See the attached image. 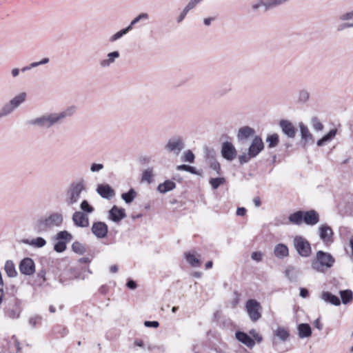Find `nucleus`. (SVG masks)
<instances>
[{
	"instance_id": "1",
	"label": "nucleus",
	"mask_w": 353,
	"mask_h": 353,
	"mask_svg": "<svg viewBox=\"0 0 353 353\" xmlns=\"http://www.w3.org/2000/svg\"><path fill=\"white\" fill-rule=\"evenodd\" d=\"M75 107L70 106L62 112L45 114L30 119L27 123L32 126L49 128L57 123H61L66 117H71L75 112Z\"/></svg>"
},
{
	"instance_id": "2",
	"label": "nucleus",
	"mask_w": 353,
	"mask_h": 353,
	"mask_svg": "<svg viewBox=\"0 0 353 353\" xmlns=\"http://www.w3.org/2000/svg\"><path fill=\"white\" fill-rule=\"evenodd\" d=\"M84 191H85V185L83 181H75L70 183L64 196V202L66 205L71 207L77 204L79 201L81 194Z\"/></svg>"
},
{
	"instance_id": "3",
	"label": "nucleus",
	"mask_w": 353,
	"mask_h": 353,
	"mask_svg": "<svg viewBox=\"0 0 353 353\" xmlns=\"http://www.w3.org/2000/svg\"><path fill=\"white\" fill-rule=\"evenodd\" d=\"M335 263L333 256L326 252L319 250L316 254V259L312 262V268L319 272H324L331 268Z\"/></svg>"
},
{
	"instance_id": "4",
	"label": "nucleus",
	"mask_w": 353,
	"mask_h": 353,
	"mask_svg": "<svg viewBox=\"0 0 353 353\" xmlns=\"http://www.w3.org/2000/svg\"><path fill=\"white\" fill-rule=\"evenodd\" d=\"M63 221V215L61 213L54 212L46 218L37 220L35 223V229L37 232H41L54 227H59Z\"/></svg>"
},
{
	"instance_id": "5",
	"label": "nucleus",
	"mask_w": 353,
	"mask_h": 353,
	"mask_svg": "<svg viewBox=\"0 0 353 353\" xmlns=\"http://www.w3.org/2000/svg\"><path fill=\"white\" fill-rule=\"evenodd\" d=\"M264 148V143L261 137L254 136L250 145L248 152L243 153L239 156L241 164L249 162L252 159L255 158Z\"/></svg>"
},
{
	"instance_id": "6",
	"label": "nucleus",
	"mask_w": 353,
	"mask_h": 353,
	"mask_svg": "<svg viewBox=\"0 0 353 353\" xmlns=\"http://www.w3.org/2000/svg\"><path fill=\"white\" fill-rule=\"evenodd\" d=\"M185 148L183 139L179 136L170 138L164 146L165 150L177 157Z\"/></svg>"
},
{
	"instance_id": "7",
	"label": "nucleus",
	"mask_w": 353,
	"mask_h": 353,
	"mask_svg": "<svg viewBox=\"0 0 353 353\" xmlns=\"http://www.w3.org/2000/svg\"><path fill=\"white\" fill-rule=\"evenodd\" d=\"M294 246L303 257H307L311 254L312 249L309 241L301 236H296L293 241Z\"/></svg>"
},
{
	"instance_id": "8",
	"label": "nucleus",
	"mask_w": 353,
	"mask_h": 353,
	"mask_svg": "<svg viewBox=\"0 0 353 353\" xmlns=\"http://www.w3.org/2000/svg\"><path fill=\"white\" fill-rule=\"evenodd\" d=\"M245 307L247 312L252 321H256L261 318V315L259 312L261 310V305L256 300L249 299L246 302Z\"/></svg>"
},
{
	"instance_id": "9",
	"label": "nucleus",
	"mask_w": 353,
	"mask_h": 353,
	"mask_svg": "<svg viewBox=\"0 0 353 353\" xmlns=\"http://www.w3.org/2000/svg\"><path fill=\"white\" fill-rule=\"evenodd\" d=\"M19 268L21 274L31 276L35 272V263L31 258L26 257L21 261Z\"/></svg>"
},
{
	"instance_id": "10",
	"label": "nucleus",
	"mask_w": 353,
	"mask_h": 353,
	"mask_svg": "<svg viewBox=\"0 0 353 353\" xmlns=\"http://www.w3.org/2000/svg\"><path fill=\"white\" fill-rule=\"evenodd\" d=\"M221 152L222 157L230 161L234 160L236 157V150L231 142L223 143Z\"/></svg>"
},
{
	"instance_id": "11",
	"label": "nucleus",
	"mask_w": 353,
	"mask_h": 353,
	"mask_svg": "<svg viewBox=\"0 0 353 353\" xmlns=\"http://www.w3.org/2000/svg\"><path fill=\"white\" fill-rule=\"evenodd\" d=\"M255 130L250 126H243L239 129L236 139L239 143L243 144L248 139L255 136Z\"/></svg>"
},
{
	"instance_id": "12",
	"label": "nucleus",
	"mask_w": 353,
	"mask_h": 353,
	"mask_svg": "<svg viewBox=\"0 0 353 353\" xmlns=\"http://www.w3.org/2000/svg\"><path fill=\"white\" fill-rule=\"evenodd\" d=\"M318 230L320 239L325 244L332 242L333 231L330 226L327 224L321 225Z\"/></svg>"
},
{
	"instance_id": "13",
	"label": "nucleus",
	"mask_w": 353,
	"mask_h": 353,
	"mask_svg": "<svg viewBox=\"0 0 353 353\" xmlns=\"http://www.w3.org/2000/svg\"><path fill=\"white\" fill-rule=\"evenodd\" d=\"M72 219L74 224L77 227L87 228L89 226V218L83 212L76 211L72 214Z\"/></svg>"
},
{
	"instance_id": "14",
	"label": "nucleus",
	"mask_w": 353,
	"mask_h": 353,
	"mask_svg": "<svg viewBox=\"0 0 353 353\" xmlns=\"http://www.w3.org/2000/svg\"><path fill=\"white\" fill-rule=\"evenodd\" d=\"M279 126L283 133L288 138H294L296 130L292 122L288 120L282 119L279 121Z\"/></svg>"
},
{
	"instance_id": "15",
	"label": "nucleus",
	"mask_w": 353,
	"mask_h": 353,
	"mask_svg": "<svg viewBox=\"0 0 353 353\" xmlns=\"http://www.w3.org/2000/svg\"><path fill=\"white\" fill-rule=\"evenodd\" d=\"M97 192L103 199H110L114 195V190L108 184H99L97 188Z\"/></svg>"
},
{
	"instance_id": "16",
	"label": "nucleus",
	"mask_w": 353,
	"mask_h": 353,
	"mask_svg": "<svg viewBox=\"0 0 353 353\" xmlns=\"http://www.w3.org/2000/svg\"><path fill=\"white\" fill-rule=\"evenodd\" d=\"M92 231L97 237L104 238L108 233V225L103 222H96L92 225Z\"/></svg>"
},
{
	"instance_id": "17",
	"label": "nucleus",
	"mask_w": 353,
	"mask_h": 353,
	"mask_svg": "<svg viewBox=\"0 0 353 353\" xmlns=\"http://www.w3.org/2000/svg\"><path fill=\"white\" fill-rule=\"evenodd\" d=\"M126 216L125 210L114 205L109 211V218L114 222H119Z\"/></svg>"
},
{
	"instance_id": "18",
	"label": "nucleus",
	"mask_w": 353,
	"mask_h": 353,
	"mask_svg": "<svg viewBox=\"0 0 353 353\" xmlns=\"http://www.w3.org/2000/svg\"><path fill=\"white\" fill-rule=\"evenodd\" d=\"M120 57V54L118 51H113L109 52L105 58L101 60L99 62V65L101 68H106L110 67L112 64H113L116 59Z\"/></svg>"
},
{
	"instance_id": "19",
	"label": "nucleus",
	"mask_w": 353,
	"mask_h": 353,
	"mask_svg": "<svg viewBox=\"0 0 353 353\" xmlns=\"http://www.w3.org/2000/svg\"><path fill=\"white\" fill-rule=\"evenodd\" d=\"M319 221V216L315 210L303 212V222L307 225H314Z\"/></svg>"
},
{
	"instance_id": "20",
	"label": "nucleus",
	"mask_w": 353,
	"mask_h": 353,
	"mask_svg": "<svg viewBox=\"0 0 353 353\" xmlns=\"http://www.w3.org/2000/svg\"><path fill=\"white\" fill-rule=\"evenodd\" d=\"M252 10L254 12L258 11L263 8L265 11L272 9L270 0H256L251 5Z\"/></svg>"
},
{
	"instance_id": "21",
	"label": "nucleus",
	"mask_w": 353,
	"mask_h": 353,
	"mask_svg": "<svg viewBox=\"0 0 353 353\" xmlns=\"http://www.w3.org/2000/svg\"><path fill=\"white\" fill-rule=\"evenodd\" d=\"M27 96L28 94L26 92H21L10 99L9 102L17 110L26 102Z\"/></svg>"
},
{
	"instance_id": "22",
	"label": "nucleus",
	"mask_w": 353,
	"mask_h": 353,
	"mask_svg": "<svg viewBox=\"0 0 353 353\" xmlns=\"http://www.w3.org/2000/svg\"><path fill=\"white\" fill-rule=\"evenodd\" d=\"M236 339L245 345L247 347L252 348L254 346V341L247 334L243 332H236L235 334Z\"/></svg>"
},
{
	"instance_id": "23",
	"label": "nucleus",
	"mask_w": 353,
	"mask_h": 353,
	"mask_svg": "<svg viewBox=\"0 0 353 353\" xmlns=\"http://www.w3.org/2000/svg\"><path fill=\"white\" fill-rule=\"evenodd\" d=\"M274 254L278 259H284L289 255L288 248L283 243H279L274 247Z\"/></svg>"
},
{
	"instance_id": "24",
	"label": "nucleus",
	"mask_w": 353,
	"mask_h": 353,
	"mask_svg": "<svg viewBox=\"0 0 353 353\" xmlns=\"http://www.w3.org/2000/svg\"><path fill=\"white\" fill-rule=\"evenodd\" d=\"M22 242L26 244L30 245L34 248H41L46 245V241L42 237H37L33 239H23Z\"/></svg>"
},
{
	"instance_id": "25",
	"label": "nucleus",
	"mask_w": 353,
	"mask_h": 353,
	"mask_svg": "<svg viewBox=\"0 0 353 353\" xmlns=\"http://www.w3.org/2000/svg\"><path fill=\"white\" fill-rule=\"evenodd\" d=\"M321 298L325 302L331 303L336 306H338L341 304L340 299L336 296L333 295L332 294L328 292H322Z\"/></svg>"
},
{
	"instance_id": "26",
	"label": "nucleus",
	"mask_w": 353,
	"mask_h": 353,
	"mask_svg": "<svg viewBox=\"0 0 353 353\" xmlns=\"http://www.w3.org/2000/svg\"><path fill=\"white\" fill-rule=\"evenodd\" d=\"M285 275L291 282H296L298 280L299 270L294 266H288L285 270Z\"/></svg>"
},
{
	"instance_id": "27",
	"label": "nucleus",
	"mask_w": 353,
	"mask_h": 353,
	"mask_svg": "<svg viewBox=\"0 0 353 353\" xmlns=\"http://www.w3.org/2000/svg\"><path fill=\"white\" fill-rule=\"evenodd\" d=\"M176 188V183L170 180H166L163 183H160L157 187V190L161 193L165 194L174 190Z\"/></svg>"
},
{
	"instance_id": "28",
	"label": "nucleus",
	"mask_w": 353,
	"mask_h": 353,
	"mask_svg": "<svg viewBox=\"0 0 353 353\" xmlns=\"http://www.w3.org/2000/svg\"><path fill=\"white\" fill-rule=\"evenodd\" d=\"M299 128L301 139L303 140L305 143L309 141H312L313 136L309 131L307 127L303 123H301L299 124Z\"/></svg>"
},
{
	"instance_id": "29",
	"label": "nucleus",
	"mask_w": 353,
	"mask_h": 353,
	"mask_svg": "<svg viewBox=\"0 0 353 353\" xmlns=\"http://www.w3.org/2000/svg\"><path fill=\"white\" fill-rule=\"evenodd\" d=\"M4 270L8 276L14 278L17 276V272L15 268L14 263L11 260H8L5 263Z\"/></svg>"
},
{
	"instance_id": "30",
	"label": "nucleus",
	"mask_w": 353,
	"mask_h": 353,
	"mask_svg": "<svg viewBox=\"0 0 353 353\" xmlns=\"http://www.w3.org/2000/svg\"><path fill=\"white\" fill-rule=\"evenodd\" d=\"M274 335L283 342L288 341L290 337V333L288 330L283 327H278L276 330H274Z\"/></svg>"
},
{
	"instance_id": "31",
	"label": "nucleus",
	"mask_w": 353,
	"mask_h": 353,
	"mask_svg": "<svg viewBox=\"0 0 353 353\" xmlns=\"http://www.w3.org/2000/svg\"><path fill=\"white\" fill-rule=\"evenodd\" d=\"M299 336L300 338H307L311 336L312 330L310 326L307 323H301L298 327Z\"/></svg>"
},
{
	"instance_id": "32",
	"label": "nucleus",
	"mask_w": 353,
	"mask_h": 353,
	"mask_svg": "<svg viewBox=\"0 0 353 353\" xmlns=\"http://www.w3.org/2000/svg\"><path fill=\"white\" fill-rule=\"evenodd\" d=\"M154 176L153 168H148L144 170L141 174V181L146 182L148 184H150L153 181Z\"/></svg>"
},
{
	"instance_id": "33",
	"label": "nucleus",
	"mask_w": 353,
	"mask_h": 353,
	"mask_svg": "<svg viewBox=\"0 0 353 353\" xmlns=\"http://www.w3.org/2000/svg\"><path fill=\"white\" fill-rule=\"evenodd\" d=\"M336 130L332 129L327 134L323 136L321 139L318 140L316 142V144L318 146H323L326 143L330 141L332 139H333L336 134Z\"/></svg>"
},
{
	"instance_id": "34",
	"label": "nucleus",
	"mask_w": 353,
	"mask_h": 353,
	"mask_svg": "<svg viewBox=\"0 0 353 353\" xmlns=\"http://www.w3.org/2000/svg\"><path fill=\"white\" fill-rule=\"evenodd\" d=\"M289 221L296 225H300L303 222V212L297 211L289 216Z\"/></svg>"
},
{
	"instance_id": "35",
	"label": "nucleus",
	"mask_w": 353,
	"mask_h": 353,
	"mask_svg": "<svg viewBox=\"0 0 353 353\" xmlns=\"http://www.w3.org/2000/svg\"><path fill=\"white\" fill-rule=\"evenodd\" d=\"M16 109L13 108L11 103L8 101L7 103L4 104L0 110V119L11 114Z\"/></svg>"
},
{
	"instance_id": "36",
	"label": "nucleus",
	"mask_w": 353,
	"mask_h": 353,
	"mask_svg": "<svg viewBox=\"0 0 353 353\" xmlns=\"http://www.w3.org/2000/svg\"><path fill=\"white\" fill-rule=\"evenodd\" d=\"M149 19V14L146 12H141L136 17H134L127 28H130V31L132 30L133 26L141 21H145Z\"/></svg>"
},
{
	"instance_id": "37",
	"label": "nucleus",
	"mask_w": 353,
	"mask_h": 353,
	"mask_svg": "<svg viewBox=\"0 0 353 353\" xmlns=\"http://www.w3.org/2000/svg\"><path fill=\"white\" fill-rule=\"evenodd\" d=\"M188 263L192 267H199L201 265L200 260L194 254L190 252L185 254Z\"/></svg>"
},
{
	"instance_id": "38",
	"label": "nucleus",
	"mask_w": 353,
	"mask_h": 353,
	"mask_svg": "<svg viewBox=\"0 0 353 353\" xmlns=\"http://www.w3.org/2000/svg\"><path fill=\"white\" fill-rule=\"evenodd\" d=\"M339 294L343 304L350 303L353 299L352 292L350 290H341Z\"/></svg>"
},
{
	"instance_id": "39",
	"label": "nucleus",
	"mask_w": 353,
	"mask_h": 353,
	"mask_svg": "<svg viewBox=\"0 0 353 353\" xmlns=\"http://www.w3.org/2000/svg\"><path fill=\"white\" fill-rule=\"evenodd\" d=\"M137 196V192L134 189H130L128 192L123 193L121 198L125 201L126 203H130Z\"/></svg>"
},
{
	"instance_id": "40",
	"label": "nucleus",
	"mask_w": 353,
	"mask_h": 353,
	"mask_svg": "<svg viewBox=\"0 0 353 353\" xmlns=\"http://www.w3.org/2000/svg\"><path fill=\"white\" fill-rule=\"evenodd\" d=\"M279 135L277 134H272L269 135L266 139V142L268 143L269 148H274L279 143Z\"/></svg>"
},
{
	"instance_id": "41",
	"label": "nucleus",
	"mask_w": 353,
	"mask_h": 353,
	"mask_svg": "<svg viewBox=\"0 0 353 353\" xmlns=\"http://www.w3.org/2000/svg\"><path fill=\"white\" fill-rule=\"evenodd\" d=\"M80 208L81 210V212H83V213L86 214L87 215L88 214H91L94 212V208L90 205L88 201L83 200L81 204H80Z\"/></svg>"
},
{
	"instance_id": "42",
	"label": "nucleus",
	"mask_w": 353,
	"mask_h": 353,
	"mask_svg": "<svg viewBox=\"0 0 353 353\" xmlns=\"http://www.w3.org/2000/svg\"><path fill=\"white\" fill-rule=\"evenodd\" d=\"M56 239L59 241H70L72 239V236L68 231H61L57 233Z\"/></svg>"
},
{
	"instance_id": "43",
	"label": "nucleus",
	"mask_w": 353,
	"mask_h": 353,
	"mask_svg": "<svg viewBox=\"0 0 353 353\" xmlns=\"http://www.w3.org/2000/svg\"><path fill=\"white\" fill-rule=\"evenodd\" d=\"M225 182V179L223 177L211 178L209 181L212 189H217L221 185H223Z\"/></svg>"
},
{
	"instance_id": "44",
	"label": "nucleus",
	"mask_w": 353,
	"mask_h": 353,
	"mask_svg": "<svg viewBox=\"0 0 353 353\" xmlns=\"http://www.w3.org/2000/svg\"><path fill=\"white\" fill-rule=\"evenodd\" d=\"M129 32L130 28L126 27L125 28L119 30V32H116L114 34L111 36V37L110 38V41L114 42L118 39H121L123 35L126 34Z\"/></svg>"
},
{
	"instance_id": "45",
	"label": "nucleus",
	"mask_w": 353,
	"mask_h": 353,
	"mask_svg": "<svg viewBox=\"0 0 353 353\" xmlns=\"http://www.w3.org/2000/svg\"><path fill=\"white\" fill-rule=\"evenodd\" d=\"M208 163L210 167L216 172L217 174H220L221 166L219 163L214 158V157H211L208 158Z\"/></svg>"
},
{
	"instance_id": "46",
	"label": "nucleus",
	"mask_w": 353,
	"mask_h": 353,
	"mask_svg": "<svg viewBox=\"0 0 353 353\" xmlns=\"http://www.w3.org/2000/svg\"><path fill=\"white\" fill-rule=\"evenodd\" d=\"M72 250L75 253L82 254L85 252V248L83 244L81 243L76 241L74 242L72 245Z\"/></svg>"
},
{
	"instance_id": "47",
	"label": "nucleus",
	"mask_w": 353,
	"mask_h": 353,
	"mask_svg": "<svg viewBox=\"0 0 353 353\" xmlns=\"http://www.w3.org/2000/svg\"><path fill=\"white\" fill-rule=\"evenodd\" d=\"M21 310L19 307L14 309H8L6 311V315L10 319H17L20 316Z\"/></svg>"
},
{
	"instance_id": "48",
	"label": "nucleus",
	"mask_w": 353,
	"mask_h": 353,
	"mask_svg": "<svg viewBox=\"0 0 353 353\" xmlns=\"http://www.w3.org/2000/svg\"><path fill=\"white\" fill-rule=\"evenodd\" d=\"M311 124H312V128L315 131H317V132L322 131L323 129V124L316 117H313L311 119Z\"/></svg>"
},
{
	"instance_id": "49",
	"label": "nucleus",
	"mask_w": 353,
	"mask_h": 353,
	"mask_svg": "<svg viewBox=\"0 0 353 353\" xmlns=\"http://www.w3.org/2000/svg\"><path fill=\"white\" fill-rule=\"evenodd\" d=\"M194 154L193 152L188 150L184 152L183 153V161L189 163H193L194 161Z\"/></svg>"
},
{
	"instance_id": "50",
	"label": "nucleus",
	"mask_w": 353,
	"mask_h": 353,
	"mask_svg": "<svg viewBox=\"0 0 353 353\" xmlns=\"http://www.w3.org/2000/svg\"><path fill=\"white\" fill-rule=\"evenodd\" d=\"M339 18L342 21L353 20V10L341 14Z\"/></svg>"
},
{
	"instance_id": "51",
	"label": "nucleus",
	"mask_w": 353,
	"mask_h": 353,
	"mask_svg": "<svg viewBox=\"0 0 353 353\" xmlns=\"http://www.w3.org/2000/svg\"><path fill=\"white\" fill-rule=\"evenodd\" d=\"M66 249L65 242L63 241H59L54 245V250L57 252H63Z\"/></svg>"
},
{
	"instance_id": "52",
	"label": "nucleus",
	"mask_w": 353,
	"mask_h": 353,
	"mask_svg": "<svg viewBox=\"0 0 353 353\" xmlns=\"http://www.w3.org/2000/svg\"><path fill=\"white\" fill-rule=\"evenodd\" d=\"M104 168V165L103 163H92L90 165V172L92 173L99 172L101 171Z\"/></svg>"
},
{
	"instance_id": "53",
	"label": "nucleus",
	"mask_w": 353,
	"mask_h": 353,
	"mask_svg": "<svg viewBox=\"0 0 353 353\" xmlns=\"http://www.w3.org/2000/svg\"><path fill=\"white\" fill-rule=\"evenodd\" d=\"M192 8L191 7H190L188 4L186 5V6L184 8V9L183 10V11L180 13V14L179 15L178 18H177V22L178 23H180L181 22L185 17V16L187 15V14L188 13V12L190 10H191Z\"/></svg>"
},
{
	"instance_id": "54",
	"label": "nucleus",
	"mask_w": 353,
	"mask_h": 353,
	"mask_svg": "<svg viewBox=\"0 0 353 353\" xmlns=\"http://www.w3.org/2000/svg\"><path fill=\"white\" fill-rule=\"evenodd\" d=\"M177 170H185L192 174H196V170L194 167L188 165H180L176 167Z\"/></svg>"
},
{
	"instance_id": "55",
	"label": "nucleus",
	"mask_w": 353,
	"mask_h": 353,
	"mask_svg": "<svg viewBox=\"0 0 353 353\" xmlns=\"http://www.w3.org/2000/svg\"><path fill=\"white\" fill-rule=\"evenodd\" d=\"M309 99V93L307 91L303 90L299 92V101L305 103Z\"/></svg>"
},
{
	"instance_id": "56",
	"label": "nucleus",
	"mask_w": 353,
	"mask_h": 353,
	"mask_svg": "<svg viewBox=\"0 0 353 353\" xmlns=\"http://www.w3.org/2000/svg\"><path fill=\"white\" fill-rule=\"evenodd\" d=\"M49 59L48 58H43L42 60H41L40 61H37V62H32L30 64H29V68H30L31 69L34 68H36V67H38L41 65H44V64H47L48 62H49Z\"/></svg>"
},
{
	"instance_id": "57",
	"label": "nucleus",
	"mask_w": 353,
	"mask_h": 353,
	"mask_svg": "<svg viewBox=\"0 0 353 353\" xmlns=\"http://www.w3.org/2000/svg\"><path fill=\"white\" fill-rule=\"evenodd\" d=\"M353 28V23H341L337 26V31L341 32L344 30L346 28Z\"/></svg>"
},
{
	"instance_id": "58",
	"label": "nucleus",
	"mask_w": 353,
	"mask_h": 353,
	"mask_svg": "<svg viewBox=\"0 0 353 353\" xmlns=\"http://www.w3.org/2000/svg\"><path fill=\"white\" fill-rule=\"evenodd\" d=\"M263 254L261 252H253L251 254L252 260L259 262L262 260Z\"/></svg>"
},
{
	"instance_id": "59",
	"label": "nucleus",
	"mask_w": 353,
	"mask_h": 353,
	"mask_svg": "<svg viewBox=\"0 0 353 353\" xmlns=\"http://www.w3.org/2000/svg\"><path fill=\"white\" fill-rule=\"evenodd\" d=\"M41 319V317L39 316H33V317H31L29 320V323L30 325L32 327H34L37 323V322Z\"/></svg>"
},
{
	"instance_id": "60",
	"label": "nucleus",
	"mask_w": 353,
	"mask_h": 353,
	"mask_svg": "<svg viewBox=\"0 0 353 353\" xmlns=\"http://www.w3.org/2000/svg\"><path fill=\"white\" fill-rule=\"evenodd\" d=\"M144 325L148 327H158L159 325V323L158 321H146L144 322Z\"/></svg>"
},
{
	"instance_id": "61",
	"label": "nucleus",
	"mask_w": 353,
	"mask_h": 353,
	"mask_svg": "<svg viewBox=\"0 0 353 353\" xmlns=\"http://www.w3.org/2000/svg\"><path fill=\"white\" fill-rule=\"evenodd\" d=\"M126 285L130 290H134L137 288V283L132 280H129Z\"/></svg>"
},
{
	"instance_id": "62",
	"label": "nucleus",
	"mask_w": 353,
	"mask_h": 353,
	"mask_svg": "<svg viewBox=\"0 0 353 353\" xmlns=\"http://www.w3.org/2000/svg\"><path fill=\"white\" fill-rule=\"evenodd\" d=\"M215 20V17H208V18H205L203 19V23L205 24V26H210L212 23V21H214Z\"/></svg>"
},
{
	"instance_id": "63",
	"label": "nucleus",
	"mask_w": 353,
	"mask_h": 353,
	"mask_svg": "<svg viewBox=\"0 0 353 353\" xmlns=\"http://www.w3.org/2000/svg\"><path fill=\"white\" fill-rule=\"evenodd\" d=\"M246 213V210L244 208H238L236 210V214L238 216H244Z\"/></svg>"
},
{
	"instance_id": "64",
	"label": "nucleus",
	"mask_w": 353,
	"mask_h": 353,
	"mask_svg": "<svg viewBox=\"0 0 353 353\" xmlns=\"http://www.w3.org/2000/svg\"><path fill=\"white\" fill-rule=\"evenodd\" d=\"M20 70L18 68H13L11 70V74L13 78H16L19 75Z\"/></svg>"
}]
</instances>
